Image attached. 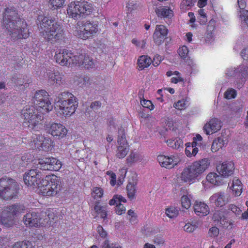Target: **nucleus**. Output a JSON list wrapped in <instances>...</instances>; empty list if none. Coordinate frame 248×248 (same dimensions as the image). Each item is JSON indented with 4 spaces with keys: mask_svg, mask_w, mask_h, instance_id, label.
I'll return each instance as SVG.
<instances>
[{
    "mask_svg": "<svg viewBox=\"0 0 248 248\" xmlns=\"http://www.w3.org/2000/svg\"><path fill=\"white\" fill-rule=\"evenodd\" d=\"M37 20L40 34L46 41L52 44L64 38L62 25L54 18L39 16Z\"/></svg>",
    "mask_w": 248,
    "mask_h": 248,
    "instance_id": "1",
    "label": "nucleus"
},
{
    "mask_svg": "<svg viewBox=\"0 0 248 248\" xmlns=\"http://www.w3.org/2000/svg\"><path fill=\"white\" fill-rule=\"evenodd\" d=\"M3 26L13 39L26 38L28 31L26 24L18 17L16 11L12 8L5 9L3 16Z\"/></svg>",
    "mask_w": 248,
    "mask_h": 248,
    "instance_id": "2",
    "label": "nucleus"
},
{
    "mask_svg": "<svg viewBox=\"0 0 248 248\" xmlns=\"http://www.w3.org/2000/svg\"><path fill=\"white\" fill-rule=\"evenodd\" d=\"M210 165L207 158L195 161L184 169L181 174V179L185 182H190L201 175Z\"/></svg>",
    "mask_w": 248,
    "mask_h": 248,
    "instance_id": "3",
    "label": "nucleus"
},
{
    "mask_svg": "<svg viewBox=\"0 0 248 248\" xmlns=\"http://www.w3.org/2000/svg\"><path fill=\"white\" fill-rule=\"evenodd\" d=\"M58 98L60 114L65 116H70L75 112L78 103L77 98L73 94L64 92L59 94Z\"/></svg>",
    "mask_w": 248,
    "mask_h": 248,
    "instance_id": "4",
    "label": "nucleus"
},
{
    "mask_svg": "<svg viewBox=\"0 0 248 248\" xmlns=\"http://www.w3.org/2000/svg\"><path fill=\"white\" fill-rule=\"evenodd\" d=\"M93 10L92 4L86 1H75L70 3L67 13L73 18H78L90 15Z\"/></svg>",
    "mask_w": 248,
    "mask_h": 248,
    "instance_id": "5",
    "label": "nucleus"
},
{
    "mask_svg": "<svg viewBox=\"0 0 248 248\" xmlns=\"http://www.w3.org/2000/svg\"><path fill=\"white\" fill-rule=\"evenodd\" d=\"M45 179L42 180L39 186V192L44 196H53L56 195L61 189L60 179L55 175L49 177L46 176Z\"/></svg>",
    "mask_w": 248,
    "mask_h": 248,
    "instance_id": "6",
    "label": "nucleus"
},
{
    "mask_svg": "<svg viewBox=\"0 0 248 248\" xmlns=\"http://www.w3.org/2000/svg\"><path fill=\"white\" fill-rule=\"evenodd\" d=\"M43 114L33 106L25 108L22 110L24 123L31 129L38 127L40 122L44 119Z\"/></svg>",
    "mask_w": 248,
    "mask_h": 248,
    "instance_id": "7",
    "label": "nucleus"
},
{
    "mask_svg": "<svg viewBox=\"0 0 248 248\" xmlns=\"http://www.w3.org/2000/svg\"><path fill=\"white\" fill-rule=\"evenodd\" d=\"M21 209V206L16 204L5 207L0 214V224L6 228L13 227L16 223L15 217Z\"/></svg>",
    "mask_w": 248,
    "mask_h": 248,
    "instance_id": "8",
    "label": "nucleus"
},
{
    "mask_svg": "<svg viewBox=\"0 0 248 248\" xmlns=\"http://www.w3.org/2000/svg\"><path fill=\"white\" fill-rule=\"evenodd\" d=\"M18 186L13 179L7 177L0 179V197L6 200H10L17 194Z\"/></svg>",
    "mask_w": 248,
    "mask_h": 248,
    "instance_id": "9",
    "label": "nucleus"
},
{
    "mask_svg": "<svg viewBox=\"0 0 248 248\" xmlns=\"http://www.w3.org/2000/svg\"><path fill=\"white\" fill-rule=\"evenodd\" d=\"M34 106L41 114H45L51 110L53 107L48 98V93L41 90L36 92L32 98Z\"/></svg>",
    "mask_w": 248,
    "mask_h": 248,
    "instance_id": "10",
    "label": "nucleus"
},
{
    "mask_svg": "<svg viewBox=\"0 0 248 248\" xmlns=\"http://www.w3.org/2000/svg\"><path fill=\"white\" fill-rule=\"evenodd\" d=\"M56 62L62 66L75 64L79 60V56L66 49H60L55 52L54 56Z\"/></svg>",
    "mask_w": 248,
    "mask_h": 248,
    "instance_id": "11",
    "label": "nucleus"
},
{
    "mask_svg": "<svg viewBox=\"0 0 248 248\" xmlns=\"http://www.w3.org/2000/svg\"><path fill=\"white\" fill-rule=\"evenodd\" d=\"M23 179L25 184L28 186L38 189L39 186H42V180H44L42 172L36 167L26 172Z\"/></svg>",
    "mask_w": 248,
    "mask_h": 248,
    "instance_id": "12",
    "label": "nucleus"
},
{
    "mask_svg": "<svg viewBox=\"0 0 248 248\" xmlns=\"http://www.w3.org/2000/svg\"><path fill=\"white\" fill-rule=\"evenodd\" d=\"M78 31V36L83 39H86L94 35L98 31L97 24L90 21L85 22Z\"/></svg>",
    "mask_w": 248,
    "mask_h": 248,
    "instance_id": "13",
    "label": "nucleus"
},
{
    "mask_svg": "<svg viewBox=\"0 0 248 248\" xmlns=\"http://www.w3.org/2000/svg\"><path fill=\"white\" fill-rule=\"evenodd\" d=\"M41 216L35 212H30L24 215L23 221L27 227H40L41 224Z\"/></svg>",
    "mask_w": 248,
    "mask_h": 248,
    "instance_id": "14",
    "label": "nucleus"
},
{
    "mask_svg": "<svg viewBox=\"0 0 248 248\" xmlns=\"http://www.w3.org/2000/svg\"><path fill=\"white\" fill-rule=\"evenodd\" d=\"M157 161L162 167L171 169L180 162V159L174 155L167 156L164 155H158Z\"/></svg>",
    "mask_w": 248,
    "mask_h": 248,
    "instance_id": "15",
    "label": "nucleus"
},
{
    "mask_svg": "<svg viewBox=\"0 0 248 248\" xmlns=\"http://www.w3.org/2000/svg\"><path fill=\"white\" fill-rule=\"evenodd\" d=\"M48 130L49 134L58 139L64 137L67 133V130L63 125L60 124H51Z\"/></svg>",
    "mask_w": 248,
    "mask_h": 248,
    "instance_id": "16",
    "label": "nucleus"
},
{
    "mask_svg": "<svg viewBox=\"0 0 248 248\" xmlns=\"http://www.w3.org/2000/svg\"><path fill=\"white\" fill-rule=\"evenodd\" d=\"M221 127L220 121L217 118L211 119L203 126V130L207 135H210L220 129Z\"/></svg>",
    "mask_w": 248,
    "mask_h": 248,
    "instance_id": "17",
    "label": "nucleus"
},
{
    "mask_svg": "<svg viewBox=\"0 0 248 248\" xmlns=\"http://www.w3.org/2000/svg\"><path fill=\"white\" fill-rule=\"evenodd\" d=\"M76 56H79L78 62H76L75 64H78L79 65H82L87 69L93 68L95 66L94 60L86 54H80L77 53Z\"/></svg>",
    "mask_w": 248,
    "mask_h": 248,
    "instance_id": "18",
    "label": "nucleus"
},
{
    "mask_svg": "<svg viewBox=\"0 0 248 248\" xmlns=\"http://www.w3.org/2000/svg\"><path fill=\"white\" fill-rule=\"evenodd\" d=\"M41 216V226L49 227L52 226L57 220V217L55 214L51 211L43 213Z\"/></svg>",
    "mask_w": 248,
    "mask_h": 248,
    "instance_id": "19",
    "label": "nucleus"
},
{
    "mask_svg": "<svg viewBox=\"0 0 248 248\" xmlns=\"http://www.w3.org/2000/svg\"><path fill=\"white\" fill-rule=\"evenodd\" d=\"M234 170V165L232 162H225L217 167V170L224 177L231 175Z\"/></svg>",
    "mask_w": 248,
    "mask_h": 248,
    "instance_id": "20",
    "label": "nucleus"
},
{
    "mask_svg": "<svg viewBox=\"0 0 248 248\" xmlns=\"http://www.w3.org/2000/svg\"><path fill=\"white\" fill-rule=\"evenodd\" d=\"M210 202L214 203L216 206H222L228 202V198L224 192H219L211 196Z\"/></svg>",
    "mask_w": 248,
    "mask_h": 248,
    "instance_id": "21",
    "label": "nucleus"
},
{
    "mask_svg": "<svg viewBox=\"0 0 248 248\" xmlns=\"http://www.w3.org/2000/svg\"><path fill=\"white\" fill-rule=\"evenodd\" d=\"M193 207L195 214L198 216L203 217L209 214V208L204 202H196Z\"/></svg>",
    "mask_w": 248,
    "mask_h": 248,
    "instance_id": "22",
    "label": "nucleus"
},
{
    "mask_svg": "<svg viewBox=\"0 0 248 248\" xmlns=\"http://www.w3.org/2000/svg\"><path fill=\"white\" fill-rule=\"evenodd\" d=\"M48 82L52 85L63 84L62 76L58 72H50L47 73Z\"/></svg>",
    "mask_w": 248,
    "mask_h": 248,
    "instance_id": "23",
    "label": "nucleus"
},
{
    "mask_svg": "<svg viewBox=\"0 0 248 248\" xmlns=\"http://www.w3.org/2000/svg\"><path fill=\"white\" fill-rule=\"evenodd\" d=\"M99 203L98 202H96L93 208L94 212L96 214V217H100L103 219V222L107 224L108 222L107 207L104 206H101Z\"/></svg>",
    "mask_w": 248,
    "mask_h": 248,
    "instance_id": "24",
    "label": "nucleus"
},
{
    "mask_svg": "<svg viewBox=\"0 0 248 248\" xmlns=\"http://www.w3.org/2000/svg\"><path fill=\"white\" fill-rule=\"evenodd\" d=\"M207 181L215 186H219L223 184V176L215 172L209 173L206 177Z\"/></svg>",
    "mask_w": 248,
    "mask_h": 248,
    "instance_id": "25",
    "label": "nucleus"
},
{
    "mask_svg": "<svg viewBox=\"0 0 248 248\" xmlns=\"http://www.w3.org/2000/svg\"><path fill=\"white\" fill-rule=\"evenodd\" d=\"M36 139H39L41 142V148L42 150L48 151L53 147V142L49 138L39 135L37 136Z\"/></svg>",
    "mask_w": 248,
    "mask_h": 248,
    "instance_id": "26",
    "label": "nucleus"
},
{
    "mask_svg": "<svg viewBox=\"0 0 248 248\" xmlns=\"http://www.w3.org/2000/svg\"><path fill=\"white\" fill-rule=\"evenodd\" d=\"M155 12L159 17L170 18L173 16V11L169 7H160L156 8Z\"/></svg>",
    "mask_w": 248,
    "mask_h": 248,
    "instance_id": "27",
    "label": "nucleus"
},
{
    "mask_svg": "<svg viewBox=\"0 0 248 248\" xmlns=\"http://www.w3.org/2000/svg\"><path fill=\"white\" fill-rule=\"evenodd\" d=\"M225 138L220 137L215 140L212 143L211 150L213 152H216L222 148L227 143L226 139Z\"/></svg>",
    "mask_w": 248,
    "mask_h": 248,
    "instance_id": "28",
    "label": "nucleus"
},
{
    "mask_svg": "<svg viewBox=\"0 0 248 248\" xmlns=\"http://www.w3.org/2000/svg\"><path fill=\"white\" fill-rule=\"evenodd\" d=\"M152 62L151 59L147 56L142 55L138 60V64L140 70H141L148 67Z\"/></svg>",
    "mask_w": 248,
    "mask_h": 248,
    "instance_id": "29",
    "label": "nucleus"
},
{
    "mask_svg": "<svg viewBox=\"0 0 248 248\" xmlns=\"http://www.w3.org/2000/svg\"><path fill=\"white\" fill-rule=\"evenodd\" d=\"M137 182L133 180L132 182L129 181L126 186L127 196L131 200L135 198V193L136 191Z\"/></svg>",
    "mask_w": 248,
    "mask_h": 248,
    "instance_id": "30",
    "label": "nucleus"
},
{
    "mask_svg": "<svg viewBox=\"0 0 248 248\" xmlns=\"http://www.w3.org/2000/svg\"><path fill=\"white\" fill-rule=\"evenodd\" d=\"M129 151V147L128 144L124 145H117V150L116 151V156L119 158L124 157Z\"/></svg>",
    "mask_w": 248,
    "mask_h": 248,
    "instance_id": "31",
    "label": "nucleus"
},
{
    "mask_svg": "<svg viewBox=\"0 0 248 248\" xmlns=\"http://www.w3.org/2000/svg\"><path fill=\"white\" fill-rule=\"evenodd\" d=\"M231 188L235 196H240L242 191V186L241 181L238 179H234L232 181Z\"/></svg>",
    "mask_w": 248,
    "mask_h": 248,
    "instance_id": "32",
    "label": "nucleus"
},
{
    "mask_svg": "<svg viewBox=\"0 0 248 248\" xmlns=\"http://www.w3.org/2000/svg\"><path fill=\"white\" fill-rule=\"evenodd\" d=\"M213 219L215 221H217V223L219 222L223 227L227 226V225H226L225 222H224V220L226 219V217L223 211H216L213 215Z\"/></svg>",
    "mask_w": 248,
    "mask_h": 248,
    "instance_id": "33",
    "label": "nucleus"
},
{
    "mask_svg": "<svg viewBox=\"0 0 248 248\" xmlns=\"http://www.w3.org/2000/svg\"><path fill=\"white\" fill-rule=\"evenodd\" d=\"M50 161V158L39 159L36 167L40 170H49Z\"/></svg>",
    "mask_w": 248,
    "mask_h": 248,
    "instance_id": "34",
    "label": "nucleus"
},
{
    "mask_svg": "<svg viewBox=\"0 0 248 248\" xmlns=\"http://www.w3.org/2000/svg\"><path fill=\"white\" fill-rule=\"evenodd\" d=\"M117 143L118 145L128 144L126 139L125 130L122 127L119 128Z\"/></svg>",
    "mask_w": 248,
    "mask_h": 248,
    "instance_id": "35",
    "label": "nucleus"
},
{
    "mask_svg": "<svg viewBox=\"0 0 248 248\" xmlns=\"http://www.w3.org/2000/svg\"><path fill=\"white\" fill-rule=\"evenodd\" d=\"M168 145L173 149H179L183 145V141L180 138L170 139L167 141Z\"/></svg>",
    "mask_w": 248,
    "mask_h": 248,
    "instance_id": "36",
    "label": "nucleus"
},
{
    "mask_svg": "<svg viewBox=\"0 0 248 248\" xmlns=\"http://www.w3.org/2000/svg\"><path fill=\"white\" fill-rule=\"evenodd\" d=\"M142 159V156L137 153L132 152L126 158L128 164H132L138 161H141Z\"/></svg>",
    "mask_w": 248,
    "mask_h": 248,
    "instance_id": "37",
    "label": "nucleus"
},
{
    "mask_svg": "<svg viewBox=\"0 0 248 248\" xmlns=\"http://www.w3.org/2000/svg\"><path fill=\"white\" fill-rule=\"evenodd\" d=\"M50 168L49 170L57 171L59 170L62 167L61 161L55 158H50Z\"/></svg>",
    "mask_w": 248,
    "mask_h": 248,
    "instance_id": "38",
    "label": "nucleus"
},
{
    "mask_svg": "<svg viewBox=\"0 0 248 248\" xmlns=\"http://www.w3.org/2000/svg\"><path fill=\"white\" fill-rule=\"evenodd\" d=\"M191 195H184L181 197V204L183 207L188 209L191 205Z\"/></svg>",
    "mask_w": 248,
    "mask_h": 248,
    "instance_id": "39",
    "label": "nucleus"
},
{
    "mask_svg": "<svg viewBox=\"0 0 248 248\" xmlns=\"http://www.w3.org/2000/svg\"><path fill=\"white\" fill-rule=\"evenodd\" d=\"M126 202V200L120 195H115L114 196L113 198L111 199L109 202V204L110 205H118L121 202Z\"/></svg>",
    "mask_w": 248,
    "mask_h": 248,
    "instance_id": "40",
    "label": "nucleus"
},
{
    "mask_svg": "<svg viewBox=\"0 0 248 248\" xmlns=\"http://www.w3.org/2000/svg\"><path fill=\"white\" fill-rule=\"evenodd\" d=\"M178 210L174 207H170L166 209L165 214L169 218H173L178 215Z\"/></svg>",
    "mask_w": 248,
    "mask_h": 248,
    "instance_id": "41",
    "label": "nucleus"
},
{
    "mask_svg": "<svg viewBox=\"0 0 248 248\" xmlns=\"http://www.w3.org/2000/svg\"><path fill=\"white\" fill-rule=\"evenodd\" d=\"M103 195V190L102 188L98 187H95L93 188L92 195L94 199H97L101 198Z\"/></svg>",
    "mask_w": 248,
    "mask_h": 248,
    "instance_id": "42",
    "label": "nucleus"
},
{
    "mask_svg": "<svg viewBox=\"0 0 248 248\" xmlns=\"http://www.w3.org/2000/svg\"><path fill=\"white\" fill-rule=\"evenodd\" d=\"M79 84L80 87H84L91 85L92 79L88 77H84L79 78Z\"/></svg>",
    "mask_w": 248,
    "mask_h": 248,
    "instance_id": "43",
    "label": "nucleus"
},
{
    "mask_svg": "<svg viewBox=\"0 0 248 248\" xmlns=\"http://www.w3.org/2000/svg\"><path fill=\"white\" fill-rule=\"evenodd\" d=\"M12 248H33L30 242H18L13 246Z\"/></svg>",
    "mask_w": 248,
    "mask_h": 248,
    "instance_id": "44",
    "label": "nucleus"
},
{
    "mask_svg": "<svg viewBox=\"0 0 248 248\" xmlns=\"http://www.w3.org/2000/svg\"><path fill=\"white\" fill-rule=\"evenodd\" d=\"M154 33H157V34H160L163 36H167L168 34V29L164 25H156Z\"/></svg>",
    "mask_w": 248,
    "mask_h": 248,
    "instance_id": "45",
    "label": "nucleus"
},
{
    "mask_svg": "<svg viewBox=\"0 0 248 248\" xmlns=\"http://www.w3.org/2000/svg\"><path fill=\"white\" fill-rule=\"evenodd\" d=\"M166 36L157 34V33H154L153 39L156 44L159 45L164 41Z\"/></svg>",
    "mask_w": 248,
    "mask_h": 248,
    "instance_id": "46",
    "label": "nucleus"
},
{
    "mask_svg": "<svg viewBox=\"0 0 248 248\" xmlns=\"http://www.w3.org/2000/svg\"><path fill=\"white\" fill-rule=\"evenodd\" d=\"M236 96V92L234 89H228L224 93V97L227 99L234 98Z\"/></svg>",
    "mask_w": 248,
    "mask_h": 248,
    "instance_id": "47",
    "label": "nucleus"
},
{
    "mask_svg": "<svg viewBox=\"0 0 248 248\" xmlns=\"http://www.w3.org/2000/svg\"><path fill=\"white\" fill-rule=\"evenodd\" d=\"M65 0H49V4L55 8L62 7L64 4Z\"/></svg>",
    "mask_w": 248,
    "mask_h": 248,
    "instance_id": "48",
    "label": "nucleus"
},
{
    "mask_svg": "<svg viewBox=\"0 0 248 248\" xmlns=\"http://www.w3.org/2000/svg\"><path fill=\"white\" fill-rule=\"evenodd\" d=\"M188 53V50L187 47L183 46L181 47H180L178 49V54L181 58L183 59L186 58Z\"/></svg>",
    "mask_w": 248,
    "mask_h": 248,
    "instance_id": "49",
    "label": "nucleus"
},
{
    "mask_svg": "<svg viewBox=\"0 0 248 248\" xmlns=\"http://www.w3.org/2000/svg\"><path fill=\"white\" fill-rule=\"evenodd\" d=\"M199 15L200 16V22L201 24H205L207 21L206 14L203 9H200L198 11Z\"/></svg>",
    "mask_w": 248,
    "mask_h": 248,
    "instance_id": "50",
    "label": "nucleus"
},
{
    "mask_svg": "<svg viewBox=\"0 0 248 248\" xmlns=\"http://www.w3.org/2000/svg\"><path fill=\"white\" fill-rule=\"evenodd\" d=\"M198 227V226L196 223L190 224L187 223L184 227V230L188 232H192L194 230H196Z\"/></svg>",
    "mask_w": 248,
    "mask_h": 248,
    "instance_id": "51",
    "label": "nucleus"
},
{
    "mask_svg": "<svg viewBox=\"0 0 248 248\" xmlns=\"http://www.w3.org/2000/svg\"><path fill=\"white\" fill-rule=\"evenodd\" d=\"M140 103L143 107L147 108L150 110H153L154 108V106L150 100L144 99L141 100Z\"/></svg>",
    "mask_w": 248,
    "mask_h": 248,
    "instance_id": "52",
    "label": "nucleus"
},
{
    "mask_svg": "<svg viewBox=\"0 0 248 248\" xmlns=\"http://www.w3.org/2000/svg\"><path fill=\"white\" fill-rule=\"evenodd\" d=\"M101 248H120L119 246L110 243L108 240H106L103 243Z\"/></svg>",
    "mask_w": 248,
    "mask_h": 248,
    "instance_id": "53",
    "label": "nucleus"
},
{
    "mask_svg": "<svg viewBox=\"0 0 248 248\" xmlns=\"http://www.w3.org/2000/svg\"><path fill=\"white\" fill-rule=\"evenodd\" d=\"M97 232L100 236L103 238H105L108 235L107 232L103 229L102 226L98 225L97 227Z\"/></svg>",
    "mask_w": 248,
    "mask_h": 248,
    "instance_id": "54",
    "label": "nucleus"
},
{
    "mask_svg": "<svg viewBox=\"0 0 248 248\" xmlns=\"http://www.w3.org/2000/svg\"><path fill=\"white\" fill-rule=\"evenodd\" d=\"M125 210V207L121 202L117 205L115 209L116 213L119 215L124 213Z\"/></svg>",
    "mask_w": 248,
    "mask_h": 248,
    "instance_id": "55",
    "label": "nucleus"
},
{
    "mask_svg": "<svg viewBox=\"0 0 248 248\" xmlns=\"http://www.w3.org/2000/svg\"><path fill=\"white\" fill-rule=\"evenodd\" d=\"M173 107L178 109H183L186 107L185 101L180 100L175 103Z\"/></svg>",
    "mask_w": 248,
    "mask_h": 248,
    "instance_id": "56",
    "label": "nucleus"
},
{
    "mask_svg": "<svg viewBox=\"0 0 248 248\" xmlns=\"http://www.w3.org/2000/svg\"><path fill=\"white\" fill-rule=\"evenodd\" d=\"M240 12L241 13L240 16H241V18H243L244 23L248 27V11L243 10L242 11H240Z\"/></svg>",
    "mask_w": 248,
    "mask_h": 248,
    "instance_id": "57",
    "label": "nucleus"
},
{
    "mask_svg": "<svg viewBox=\"0 0 248 248\" xmlns=\"http://www.w3.org/2000/svg\"><path fill=\"white\" fill-rule=\"evenodd\" d=\"M219 233V229L216 227L211 228L209 231V234L211 237L216 236Z\"/></svg>",
    "mask_w": 248,
    "mask_h": 248,
    "instance_id": "58",
    "label": "nucleus"
},
{
    "mask_svg": "<svg viewBox=\"0 0 248 248\" xmlns=\"http://www.w3.org/2000/svg\"><path fill=\"white\" fill-rule=\"evenodd\" d=\"M187 144H191V156L196 155L198 152V148L196 147L197 143L195 141H193L191 143H188Z\"/></svg>",
    "mask_w": 248,
    "mask_h": 248,
    "instance_id": "59",
    "label": "nucleus"
},
{
    "mask_svg": "<svg viewBox=\"0 0 248 248\" xmlns=\"http://www.w3.org/2000/svg\"><path fill=\"white\" fill-rule=\"evenodd\" d=\"M214 28L215 26L214 21H210L207 27V31L209 32L207 35L209 36V37H211L212 36V33L211 31L214 30Z\"/></svg>",
    "mask_w": 248,
    "mask_h": 248,
    "instance_id": "60",
    "label": "nucleus"
},
{
    "mask_svg": "<svg viewBox=\"0 0 248 248\" xmlns=\"http://www.w3.org/2000/svg\"><path fill=\"white\" fill-rule=\"evenodd\" d=\"M229 209L236 215H239L241 212L240 209L233 204L230 205Z\"/></svg>",
    "mask_w": 248,
    "mask_h": 248,
    "instance_id": "61",
    "label": "nucleus"
},
{
    "mask_svg": "<svg viewBox=\"0 0 248 248\" xmlns=\"http://www.w3.org/2000/svg\"><path fill=\"white\" fill-rule=\"evenodd\" d=\"M161 61V57L159 55L155 56L153 60L152 61L153 65L157 66L159 65Z\"/></svg>",
    "mask_w": 248,
    "mask_h": 248,
    "instance_id": "62",
    "label": "nucleus"
},
{
    "mask_svg": "<svg viewBox=\"0 0 248 248\" xmlns=\"http://www.w3.org/2000/svg\"><path fill=\"white\" fill-rule=\"evenodd\" d=\"M101 103L99 101H94L92 102L90 105V107L92 109L94 110H97L100 108Z\"/></svg>",
    "mask_w": 248,
    "mask_h": 248,
    "instance_id": "63",
    "label": "nucleus"
},
{
    "mask_svg": "<svg viewBox=\"0 0 248 248\" xmlns=\"http://www.w3.org/2000/svg\"><path fill=\"white\" fill-rule=\"evenodd\" d=\"M241 55L244 60H248V47H246L241 51Z\"/></svg>",
    "mask_w": 248,
    "mask_h": 248,
    "instance_id": "64",
    "label": "nucleus"
}]
</instances>
